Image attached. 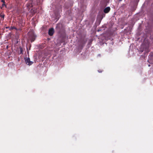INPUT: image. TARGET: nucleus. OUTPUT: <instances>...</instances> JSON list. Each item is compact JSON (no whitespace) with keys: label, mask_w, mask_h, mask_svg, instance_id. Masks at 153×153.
<instances>
[{"label":"nucleus","mask_w":153,"mask_h":153,"mask_svg":"<svg viewBox=\"0 0 153 153\" xmlns=\"http://www.w3.org/2000/svg\"><path fill=\"white\" fill-rule=\"evenodd\" d=\"M0 16L1 18H2L3 19H4V15L3 14H0Z\"/></svg>","instance_id":"39448f33"},{"label":"nucleus","mask_w":153,"mask_h":153,"mask_svg":"<svg viewBox=\"0 0 153 153\" xmlns=\"http://www.w3.org/2000/svg\"><path fill=\"white\" fill-rule=\"evenodd\" d=\"M54 33V30L53 28H51L49 29L48 32L49 35L50 36H52Z\"/></svg>","instance_id":"7ed1b4c3"},{"label":"nucleus","mask_w":153,"mask_h":153,"mask_svg":"<svg viewBox=\"0 0 153 153\" xmlns=\"http://www.w3.org/2000/svg\"><path fill=\"white\" fill-rule=\"evenodd\" d=\"M15 29V27L14 26L11 27H10V29Z\"/></svg>","instance_id":"0eeeda50"},{"label":"nucleus","mask_w":153,"mask_h":153,"mask_svg":"<svg viewBox=\"0 0 153 153\" xmlns=\"http://www.w3.org/2000/svg\"><path fill=\"white\" fill-rule=\"evenodd\" d=\"M98 71V72H100V73H101V72H102V71H100H100Z\"/></svg>","instance_id":"9d476101"},{"label":"nucleus","mask_w":153,"mask_h":153,"mask_svg":"<svg viewBox=\"0 0 153 153\" xmlns=\"http://www.w3.org/2000/svg\"><path fill=\"white\" fill-rule=\"evenodd\" d=\"M25 61L27 65H31L33 63V62L30 61V59L29 58L26 57L25 58Z\"/></svg>","instance_id":"f03ea898"},{"label":"nucleus","mask_w":153,"mask_h":153,"mask_svg":"<svg viewBox=\"0 0 153 153\" xmlns=\"http://www.w3.org/2000/svg\"><path fill=\"white\" fill-rule=\"evenodd\" d=\"M20 53H22V51L21 49V51H20Z\"/></svg>","instance_id":"1a4fd4ad"},{"label":"nucleus","mask_w":153,"mask_h":153,"mask_svg":"<svg viewBox=\"0 0 153 153\" xmlns=\"http://www.w3.org/2000/svg\"><path fill=\"white\" fill-rule=\"evenodd\" d=\"M148 66H150V65H149Z\"/></svg>","instance_id":"9b49d317"},{"label":"nucleus","mask_w":153,"mask_h":153,"mask_svg":"<svg viewBox=\"0 0 153 153\" xmlns=\"http://www.w3.org/2000/svg\"><path fill=\"white\" fill-rule=\"evenodd\" d=\"M110 8L109 7L105 8L104 10V12L105 13H108L110 11Z\"/></svg>","instance_id":"20e7f679"},{"label":"nucleus","mask_w":153,"mask_h":153,"mask_svg":"<svg viewBox=\"0 0 153 153\" xmlns=\"http://www.w3.org/2000/svg\"><path fill=\"white\" fill-rule=\"evenodd\" d=\"M4 6H5L6 7V4H5V3H3L2 4V5L1 8H2Z\"/></svg>","instance_id":"423d86ee"},{"label":"nucleus","mask_w":153,"mask_h":153,"mask_svg":"<svg viewBox=\"0 0 153 153\" xmlns=\"http://www.w3.org/2000/svg\"><path fill=\"white\" fill-rule=\"evenodd\" d=\"M29 38L31 42H33L35 39L36 36L34 35V32L33 31H31L29 32L28 33Z\"/></svg>","instance_id":"f257e3e1"},{"label":"nucleus","mask_w":153,"mask_h":153,"mask_svg":"<svg viewBox=\"0 0 153 153\" xmlns=\"http://www.w3.org/2000/svg\"><path fill=\"white\" fill-rule=\"evenodd\" d=\"M3 3H5V0H1V1Z\"/></svg>","instance_id":"6e6552de"}]
</instances>
